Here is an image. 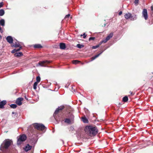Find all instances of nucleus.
I'll return each instance as SVG.
<instances>
[{
  "label": "nucleus",
  "instance_id": "f257e3e1",
  "mask_svg": "<svg viewBox=\"0 0 153 153\" xmlns=\"http://www.w3.org/2000/svg\"><path fill=\"white\" fill-rule=\"evenodd\" d=\"M33 127H34L35 128L41 131H43L45 128L44 125L42 124L35 123L33 124L32 126H29L28 128V130L31 132H32Z\"/></svg>",
  "mask_w": 153,
  "mask_h": 153
},
{
  "label": "nucleus",
  "instance_id": "f03ea898",
  "mask_svg": "<svg viewBox=\"0 0 153 153\" xmlns=\"http://www.w3.org/2000/svg\"><path fill=\"white\" fill-rule=\"evenodd\" d=\"M12 141L9 139L4 140L1 144L0 146V149L3 150L4 149H7L10 145Z\"/></svg>",
  "mask_w": 153,
  "mask_h": 153
},
{
  "label": "nucleus",
  "instance_id": "7ed1b4c3",
  "mask_svg": "<svg viewBox=\"0 0 153 153\" xmlns=\"http://www.w3.org/2000/svg\"><path fill=\"white\" fill-rule=\"evenodd\" d=\"M85 129L88 130L90 134L93 135H95L98 133V129L95 126H87Z\"/></svg>",
  "mask_w": 153,
  "mask_h": 153
},
{
  "label": "nucleus",
  "instance_id": "20e7f679",
  "mask_svg": "<svg viewBox=\"0 0 153 153\" xmlns=\"http://www.w3.org/2000/svg\"><path fill=\"white\" fill-rule=\"evenodd\" d=\"M124 17L125 19H127L131 18V20L134 21L137 19V15L135 14L132 15L131 13H128L124 15Z\"/></svg>",
  "mask_w": 153,
  "mask_h": 153
},
{
  "label": "nucleus",
  "instance_id": "39448f33",
  "mask_svg": "<svg viewBox=\"0 0 153 153\" xmlns=\"http://www.w3.org/2000/svg\"><path fill=\"white\" fill-rule=\"evenodd\" d=\"M27 137L25 134H23L20 135L19 137H17V144L18 145L21 144L22 142L25 141Z\"/></svg>",
  "mask_w": 153,
  "mask_h": 153
},
{
  "label": "nucleus",
  "instance_id": "423d86ee",
  "mask_svg": "<svg viewBox=\"0 0 153 153\" xmlns=\"http://www.w3.org/2000/svg\"><path fill=\"white\" fill-rule=\"evenodd\" d=\"M64 108V107H59L58 108L56 109L55 111L54 112L53 114V116L56 120L57 121H59L60 120V119H58L57 117V116H56V114L59 112V111L60 110H62Z\"/></svg>",
  "mask_w": 153,
  "mask_h": 153
},
{
  "label": "nucleus",
  "instance_id": "0eeeda50",
  "mask_svg": "<svg viewBox=\"0 0 153 153\" xmlns=\"http://www.w3.org/2000/svg\"><path fill=\"white\" fill-rule=\"evenodd\" d=\"M142 14L145 19L146 20H147L148 19V16L147 11L146 9H143L142 12Z\"/></svg>",
  "mask_w": 153,
  "mask_h": 153
},
{
  "label": "nucleus",
  "instance_id": "6e6552de",
  "mask_svg": "<svg viewBox=\"0 0 153 153\" xmlns=\"http://www.w3.org/2000/svg\"><path fill=\"white\" fill-rule=\"evenodd\" d=\"M50 62L48 61L47 60H45L39 62L38 64L41 66H45V64H48Z\"/></svg>",
  "mask_w": 153,
  "mask_h": 153
},
{
  "label": "nucleus",
  "instance_id": "1a4fd4ad",
  "mask_svg": "<svg viewBox=\"0 0 153 153\" xmlns=\"http://www.w3.org/2000/svg\"><path fill=\"white\" fill-rule=\"evenodd\" d=\"M23 98L22 97H19L17 99L16 103L18 105H20L22 104V101L23 100Z\"/></svg>",
  "mask_w": 153,
  "mask_h": 153
},
{
  "label": "nucleus",
  "instance_id": "9d476101",
  "mask_svg": "<svg viewBox=\"0 0 153 153\" xmlns=\"http://www.w3.org/2000/svg\"><path fill=\"white\" fill-rule=\"evenodd\" d=\"M6 39L7 42L11 44L13 43V39L12 36H7Z\"/></svg>",
  "mask_w": 153,
  "mask_h": 153
},
{
  "label": "nucleus",
  "instance_id": "9b49d317",
  "mask_svg": "<svg viewBox=\"0 0 153 153\" xmlns=\"http://www.w3.org/2000/svg\"><path fill=\"white\" fill-rule=\"evenodd\" d=\"M7 101L6 100H4L0 102V107L2 108H4V106L6 104Z\"/></svg>",
  "mask_w": 153,
  "mask_h": 153
},
{
  "label": "nucleus",
  "instance_id": "f8f14e48",
  "mask_svg": "<svg viewBox=\"0 0 153 153\" xmlns=\"http://www.w3.org/2000/svg\"><path fill=\"white\" fill-rule=\"evenodd\" d=\"M103 51H102L100 53H98V54L95 55L94 56L92 57L91 58V61H92L94 60L96 58H97L100 55L103 53Z\"/></svg>",
  "mask_w": 153,
  "mask_h": 153
},
{
  "label": "nucleus",
  "instance_id": "ddd939ff",
  "mask_svg": "<svg viewBox=\"0 0 153 153\" xmlns=\"http://www.w3.org/2000/svg\"><path fill=\"white\" fill-rule=\"evenodd\" d=\"M32 148V146H30L29 144H27L25 148V150L26 152H27L30 150Z\"/></svg>",
  "mask_w": 153,
  "mask_h": 153
},
{
  "label": "nucleus",
  "instance_id": "4468645a",
  "mask_svg": "<svg viewBox=\"0 0 153 153\" xmlns=\"http://www.w3.org/2000/svg\"><path fill=\"white\" fill-rule=\"evenodd\" d=\"M60 48L61 49H65L66 48V45L65 43H60L59 44Z\"/></svg>",
  "mask_w": 153,
  "mask_h": 153
},
{
  "label": "nucleus",
  "instance_id": "2eb2a0df",
  "mask_svg": "<svg viewBox=\"0 0 153 153\" xmlns=\"http://www.w3.org/2000/svg\"><path fill=\"white\" fill-rule=\"evenodd\" d=\"M23 55V54L21 52L16 53L14 54V56L16 57H19Z\"/></svg>",
  "mask_w": 153,
  "mask_h": 153
},
{
  "label": "nucleus",
  "instance_id": "dca6fc26",
  "mask_svg": "<svg viewBox=\"0 0 153 153\" xmlns=\"http://www.w3.org/2000/svg\"><path fill=\"white\" fill-rule=\"evenodd\" d=\"M34 48H42V46L40 44H37L34 45Z\"/></svg>",
  "mask_w": 153,
  "mask_h": 153
},
{
  "label": "nucleus",
  "instance_id": "f3484780",
  "mask_svg": "<svg viewBox=\"0 0 153 153\" xmlns=\"http://www.w3.org/2000/svg\"><path fill=\"white\" fill-rule=\"evenodd\" d=\"M0 25L3 26H4L5 21L4 19H2L0 20Z\"/></svg>",
  "mask_w": 153,
  "mask_h": 153
},
{
  "label": "nucleus",
  "instance_id": "a211bd4d",
  "mask_svg": "<svg viewBox=\"0 0 153 153\" xmlns=\"http://www.w3.org/2000/svg\"><path fill=\"white\" fill-rule=\"evenodd\" d=\"M113 35V33H110L109 35L106 37V38L108 39V40H109L110 38L112 37Z\"/></svg>",
  "mask_w": 153,
  "mask_h": 153
},
{
  "label": "nucleus",
  "instance_id": "6ab92c4d",
  "mask_svg": "<svg viewBox=\"0 0 153 153\" xmlns=\"http://www.w3.org/2000/svg\"><path fill=\"white\" fill-rule=\"evenodd\" d=\"M82 120L83 122L85 123H87L88 122V120L87 118L85 117H82Z\"/></svg>",
  "mask_w": 153,
  "mask_h": 153
},
{
  "label": "nucleus",
  "instance_id": "aec40b11",
  "mask_svg": "<svg viewBox=\"0 0 153 153\" xmlns=\"http://www.w3.org/2000/svg\"><path fill=\"white\" fill-rule=\"evenodd\" d=\"M5 12L4 10L3 9L0 10V16H2L4 14Z\"/></svg>",
  "mask_w": 153,
  "mask_h": 153
},
{
  "label": "nucleus",
  "instance_id": "412c9836",
  "mask_svg": "<svg viewBox=\"0 0 153 153\" xmlns=\"http://www.w3.org/2000/svg\"><path fill=\"white\" fill-rule=\"evenodd\" d=\"M73 64L76 65L79 63H81V62L77 60H74L72 61Z\"/></svg>",
  "mask_w": 153,
  "mask_h": 153
},
{
  "label": "nucleus",
  "instance_id": "4be33fe9",
  "mask_svg": "<svg viewBox=\"0 0 153 153\" xmlns=\"http://www.w3.org/2000/svg\"><path fill=\"white\" fill-rule=\"evenodd\" d=\"M128 97L127 96H125L123 98V100L124 102H126L128 101Z\"/></svg>",
  "mask_w": 153,
  "mask_h": 153
},
{
  "label": "nucleus",
  "instance_id": "5701e85b",
  "mask_svg": "<svg viewBox=\"0 0 153 153\" xmlns=\"http://www.w3.org/2000/svg\"><path fill=\"white\" fill-rule=\"evenodd\" d=\"M108 40V39L106 38L105 39H103L102 40L101 42H100V45H101L103 43H106Z\"/></svg>",
  "mask_w": 153,
  "mask_h": 153
},
{
  "label": "nucleus",
  "instance_id": "b1692460",
  "mask_svg": "<svg viewBox=\"0 0 153 153\" xmlns=\"http://www.w3.org/2000/svg\"><path fill=\"white\" fill-rule=\"evenodd\" d=\"M13 46L15 48H19L21 47V46L19 44V43H18L17 44H13Z\"/></svg>",
  "mask_w": 153,
  "mask_h": 153
},
{
  "label": "nucleus",
  "instance_id": "393cba45",
  "mask_svg": "<svg viewBox=\"0 0 153 153\" xmlns=\"http://www.w3.org/2000/svg\"><path fill=\"white\" fill-rule=\"evenodd\" d=\"M38 84V82H35L33 85V89L36 90V86Z\"/></svg>",
  "mask_w": 153,
  "mask_h": 153
},
{
  "label": "nucleus",
  "instance_id": "a878e982",
  "mask_svg": "<svg viewBox=\"0 0 153 153\" xmlns=\"http://www.w3.org/2000/svg\"><path fill=\"white\" fill-rule=\"evenodd\" d=\"M10 107L13 108H16L17 105L16 104H12L10 105Z\"/></svg>",
  "mask_w": 153,
  "mask_h": 153
},
{
  "label": "nucleus",
  "instance_id": "bb28decb",
  "mask_svg": "<svg viewBox=\"0 0 153 153\" xmlns=\"http://www.w3.org/2000/svg\"><path fill=\"white\" fill-rule=\"evenodd\" d=\"M65 123H71V121L68 118H66L65 120Z\"/></svg>",
  "mask_w": 153,
  "mask_h": 153
},
{
  "label": "nucleus",
  "instance_id": "cd10ccee",
  "mask_svg": "<svg viewBox=\"0 0 153 153\" xmlns=\"http://www.w3.org/2000/svg\"><path fill=\"white\" fill-rule=\"evenodd\" d=\"M12 115L13 114H15L14 116H13V115H12L13 117L14 118H16V117L18 115V114L17 112H12Z\"/></svg>",
  "mask_w": 153,
  "mask_h": 153
},
{
  "label": "nucleus",
  "instance_id": "c85d7f7f",
  "mask_svg": "<svg viewBox=\"0 0 153 153\" xmlns=\"http://www.w3.org/2000/svg\"><path fill=\"white\" fill-rule=\"evenodd\" d=\"M76 46L77 48H81L84 47V45H82L80 44H78L76 45Z\"/></svg>",
  "mask_w": 153,
  "mask_h": 153
},
{
  "label": "nucleus",
  "instance_id": "c756f323",
  "mask_svg": "<svg viewBox=\"0 0 153 153\" xmlns=\"http://www.w3.org/2000/svg\"><path fill=\"white\" fill-rule=\"evenodd\" d=\"M36 80L37 82H39L40 81V77L39 76H37L36 78Z\"/></svg>",
  "mask_w": 153,
  "mask_h": 153
},
{
  "label": "nucleus",
  "instance_id": "7c9ffc66",
  "mask_svg": "<svg viewBox=\"0 0 153 153\" xmlns=\"http://www.w3.org/2000/svg\"><path fill=\"white\" fill-rule=\"evenodd\" d=\"M100 44L99 45H97L96 46H93L92 47V48L93 49H95L98 48L99 46H100Z\"/></svg>",
  "mask_w": 153,
  "mask_h": 153
},
{
  "label": "nucleus",
  "instance_id": "2f4dec72",
  "mask_svg": "<svg viewBox=\"0 0 153 153\" xmlns=\"http://www.w3.org/2000/svg\"><path fill=\"white\" fill-rule=\"evenodd\" d=\"M139 3V0H135L134 1V3L135 5L137 6Z\"/></svg>",
  "mask_w": 153,
  "mask_h": 153
},
{
  "label": "nucleus",
  "instance_id": "473e14b6",
  "mask_svg": "<svg viewBox=\"0 0 153 153\" xmlns=\"http://www.w3.org/2000/svg\"><path fill=\"white\" fill-rule=\"evenodd\" d=\"M17 50L16 48L14 49L11 52V53H15L16 52H17Z\"/></svg>",
  "mask_w": 153,
  "mask_h": 153
},
{
  "label": "nucleus",
  "instance_id": "72a5a7b5",
  "mask_svg": "<svg viewBox=\"0 0 153 153\" xmlns=\"http://www.w3.org/2000/svg\"><path fill=\"white\" fill-rule=\"evenodd\" d=\"M83 36V38H85L86 37V35L85 34V33H83V35H82L81 34V36Z\"/></svg>",
  "mask_w": 153,
  "mask_h": 153
},
{
  "label": "nucleus",
  "instance_id": "f704fd0d",
  "mask_svg": "<svg viewBox=\"0 0 153 153\" xmlns=\"http://www.w3.org/2000/svg\"><path fill=\"white\" fill-rule=\"evenodd\" d=\"M95 37H90L89 39V41H90L91 40H94L95 39Z\"/></svg>",
  "mask_w": 153,
  "mask_h": 153
},
{
  "label": "nucleus",
  "instance_id": "c9c22d12",
  "mask_svg": "<svg viewBox=\"0 0 153 153\" xmlns=\"http://www.w3.org/2000/svg\"><path fill=\"white\" fill-rule=\"evenodd\" d=\"M3 5L4 4L3 2H0V8L2 7Z\"/></svg>",
  "mask_w": 153,
  "mask_h": 153
},
{
  "label": "nucleus",
  "instance_id": "e433bc0d",
  "mask_svg": "<svg viewBox=\"0 0 153 153\" xmlns=\"http://www.w3.org/2000/svg\"><path fill=\"white\" fill-rule=\"evenodd\" d=\"M70 14H68L66 15L65 17V19H66V18H69L70 17Z\"/></svg>",
  "mask_w": 153,
  "mask_h": 153
},
{
  "label": "nucleus",
  "instance_id": "4c0bfd02",
  "mask_svg": "<svg viewBox=\"0 0 153 153\" xmlns=\"http://www.w3.org/2000/svg\"><path fill=\"white\" fill-rule=\"evenodd\" d=\"M0 32L1 33H2L3 32V30L2 28L0 27Z\"/></svg>",
  "mask_w": 153,
  "mask_h": 153
},
{
  "label": "nucleus",
  "instance_id": "58836bf2",
  "mask_svg": "<svg viewBox=\"0 0 153 153\" xmlns=\"http://www.w3.org/2000/svg\"><path fill=\"white\" fill-rule=\"evenodd\" d=\"M19 48L17 49V51H19L20 50V49L22 48V47H19Z\"/></svg>",
  "mask_w": 153,
  "mask_h": 153
},
{
  "label": "nucleus",
  "instance_id": "ea45409f",
  "mask_svg": "<svg viewBox=\"0 0 153 153\" xmlns=\"http://www.w3.org/2000/svg\"><path fill=\"white\" fill-rule=\"evenodd\" d=\"M122 12L121 11H120L119 13V15H120L121 14H122Z\"/></svg>",
  "mask_w": 153,
  "mask_h": 153
},
{
  "label": "nucleus",
  "instance_id": "a19ab883",
  "mask_svg": "<svg viewBox=\"0 0 153 153\" xmlns=\"http://www.w3.org/2000/svg\"><path fill=\"white\" fill-rule=\"evenodd\" d=\"M18 43H19V42H18L17 40H16V42H15V43H14V44H17Z\"/></svg>",
  "mask_w": 153,
  "mask_h": 153
},
{
  "label": "nucleus",
  "instance_id": "79ce46f5",
  "mask_svg": "<svg viewBox=\"0 0 153 153\" xmlns=\"http://www.w3.org/2000/svg\"><path fill=\"white\" fill-rule=\"evenodd\" d=\"M151 9L152 10H153V6H151Z\"/></svg>",
  "mask_w": 153,
  "mask_h": 153
},
{
  "label": "nucleus",
  "instance_id": "37998d69",
  "mask_svg": "<svg viewBox=\"0 0 153 153\" xmlns=\"http://www.w3.org/2000/svg\"><path fill=\"white\" fill-rule=\"evenodd\" d=\"M25 99H26V100H28V98H27V97H26V96H25Z\"/></svg>",
  "mask_w": 153,
  "mask_h": 153
},
{
  "label": "nucleus",
  "instance_id": "c03bdc74",
  "mask_svg": "<svg viewBox=\"0 0 153 153\" xmlns=\"http://www.w3.org/2000/svg\"><path fill=\"white\" fill-rule=\"evenodd\" d=\"M1 38H2L1 36V35H0V40H1Z\"/></svg>",
  "mask_w": 153,
  "mask_h": 153
},
{
  "label": "nucleus",
  "instance_id": "a18cd8bd",
  "mask_svg": "<svg viewBox=\"0 0 153 153\" xmlns=\"http://www.w3.org/2000/svg\"><path fill=\"white\" fill-rule=\"evenodd\" d=\"M129 93H130L131 94H132V92L131 91H130V92H129Z\"/></svg>",
  "mask_w": 153,
  "mask_h": 153
},
{
  "label": "nucleus",
  "instance_id": "49530a36",
  "mask_svg": "<svg viewBox=\"0 0 153 153\" xmlns=\"http://www.w3.org/2000/svg\"><path fill=\"white\" fill-rule=\"evenodd\" d=\"M54 84H57V82H54Z\"/></svg>",
  "mask_w": 153,
  "mask_h": 153
},
{
  "label": "nucleus",
  "instance_id": "de8ad7c7",
  "mask_svg": "<svg viewBox=\"0 0 153 153\" xmlns=\"http://www.w3.org/2000/svg\"><path fill=\"white\" fill-rule=\"evenodd\" d=\"M62 142L63 144H64V141L63 140H62Z\"/></svg>",
  "mask_w": 153,
  "mask_h": 153
},
{
  "label": "nucleus",
  "instance_id": "09e8293b",
  "mask_svg": "<svg viewBox=\"0 0 153 153\" xmlns=\"http://www.w3.org/2000/svg\"><path fill=\"white\" fill-rule=\"evenodd\" d=\"M81 64H83V63H81Z\"/></svg>",
  "mask_w": 153,
  "mask_h": 153
},
{
  "label": "nucleus",
  "instance_id": "8fccbe9b",
  "mask_svg": "<svg viewBox=\"0 0 153 153\" xmlns=\"http://www.w3.org/2000/svg\"><path fill=\"white\" fill-rule=\"evenodd\" d=\"M0 108H1V107H0Z\"/></svg>",
  "mask_w": 153,
  "mask_h": 153
}]
</instances>
